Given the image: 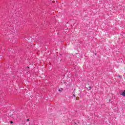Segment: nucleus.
<instances>
[{
	"label": "nucleus",
	"instance_id": "nucleus-10",
	"mask_svg": "<svg viewBox=\"0 0 125 125\" xmlns=\"http://www.w3.org/2000/svg\"><path fill=\"white\" fill-rule=\"evenodd\" d=\"M119 77L120 78V77H121V76H119Z\"/></svg>",
	"mask_w": 125,
	"mask_h": 125
},
{
	"label": "nucleus",
	"instance_id": "nucleus-3",
	"mask_svg": "<svg viewBox=\"0 0 125 125\" xmlns=\"http://www.w3.org/2000/svg\"><path fill=\"white\" fill-rule=\"evenodd\" d=\"M80 100V97H79L78 96H77L76 100Z\"/></svg>",
	"mask_w": 125,
	"mask_h": 125
},
{
	"label": "nucleus",
	"instance_id": "nucleus-2",
	"mask_svg": "<svg viewBox=\"0 0 125 125\" xmlns=\"http://www.w3.org/2000/svg\"><path fill=\"white\" fill-rule=\"evenodd\" d=\"M121 95H122V96H125V90H124L123 93H122Z\"/></svg>",
	"mask_w": 125,
	"mask_h": 125
},
{
	"label": "nucleus",
	"instance_id": "nucleus-1",
	"mask_svg": "<svg viewBox=\"0 0 125 125\" xmlns=\"http://www.w3.org/2000/svg\"><path fill=\"white\" fill-rule=\"evenodd\" d=\"M74 93L77 96H79V95H80V93H79V90L78 89H74Z\"/></svg>",
	"mask_w": 125,
	"mask_h": 125
},
{
	"label": "nucleus",
	"instance_id": "nucleus-6",
	"mask_svg": "<svg viewBox=\"0 0 125 125\" xmlns=\"http://www.w3.org/2000/svg\"><path fill=\"white\" fill-rule=\"evenodd\" d=\"M89 88L90 89H91V86H89Z\"/></svg>",
	"mask_w": 125,
	"mask_h": 125
},
{
	"label": "nucleus",
	"instance_id": "nucleus-4",
	"mask_svg": "<svg viewBox=\"0 0 125 125\" xmlns=\"http://www.w3.org/2000/svg\"><path fill=\"white\" fill-rule=\"evenodd\" d=\"M73 96H74V97H76V96H77V95H76V94H75V93H74V94H73Z\"/></svg>",
	"mask_w": 125,
	"mask_h": 125
},
{
	"label": "nucleus",
	"instance_id": "nucleus-9",
	"mask_svg": "<svg viewBox=\"0 0 125 125\" xmlns=\"http://www.w3.org/2000/svg\"><path fill=\"white\" fill-rule=\"evenodd\" d=\"M8 116H11V115H8Z\"/></svg>",
	"mask_w": 125,
	"mask_h": 125
},
{
	"label": "nucleus",
	"instance_id": "nucleus-7",
	"mask_svg": "<svg viewBox=\"0 0 125 125\" xmlns=\"http://www.w3.org/2000/svg\"><path fill=\"white\" fill-rule=\"evenodd\" d=\"M27 122H29V121H30V120L29 119H27Z\"/></svg>",
	"mask_w": 125,
	"mask_h": 125
},
{
	"label": "nucleus",
	"instance_id": "nucleus-8",
	"mask_svg": "<svg viewBox=\"0 0 125 125\" xmlns=\"http://www.w3.org/2000/svg\"><path fill=\"white\" fill-rule=\"evenodd\" d=\"M59 91H61V89L59 90Z\"/></svg>",
	"mask_w": 125,
	"mask_h": 125
},
{
	"label": "nucleus",
	"instance_id": "nucleus-5",
	"mask_svg": "<svg viewBox=\"0 0 125 125\" xmlns=\"http://www.w3.org/2000/svg\"><path fill=\"white\" fill-rule=\"evenodd\" d=\"M10 124H13V122L11 121V122H10Z\"/></svg>",
	"mask_w": 125,
	"mask_h": 125
}]
</instances>
